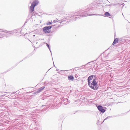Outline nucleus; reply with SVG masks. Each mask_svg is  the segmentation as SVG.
Returning <instances> with one entry per match:
<instances>
[{"instance_id":"obj_4","label":"nucleus","mask_w":130,"mask_h":130,"mask_svg":"<svg viewBox=\"0 0 130 130\" xmlns=\"http://www.w3.org/2000/svg\"><path fill=\"white\" fill-rule=\"evenodd\" d=\"M52 26H47L44 27L43 28V32L45 33H48L50 32V31L48 30L51 28Z\"/></svg>"},{"instance_id":"obj_21","label":"nucleus","mask_w":130,"mask_h":130,"mask_svg":"<svg viewBox=\"0 0 130 130\" xmlns=\"http://www.w3.org/2000/svg\"><path fill=\"white\" fill-rule=\"evenodd\" d=\"M35 35H33V37H35Z\"/></svg>"},{"instance_id":"obj_15","label":"nucleus","mask_w":130,"mask_h":130,"mask_svg":"<svg viewBox=\"0 0 130 130\" xmlns=\"http://www.w3.org/2000/svg\"><path fill=\"white\" fill-rule=\"evenodd\" d=\"M110 117H107L104 120V121H103V122L105 120H106L108 118H109Z\"/></svg>"},{"instance_id":"obj_19","label":"nucleus","mask_w":130,"mask_h":130,"mask_svg":"<svg viewBox=\"0 0 130 130\" xmlns=\"http://www.w3.org/2000/svg\"><path fill=\"white\" fill-rule=\"evenodd\" d=\"M49 50L50 52H51V50L50 49H50H49Z\"/></svg>"},{"instance_id":"obj_3","label":"nucleus","mask_w":130,"mask_h":130,"mask_svg":"<svg viewBox=\"0 0 130 130\" xmlns=\"http://www.w3.org/2000/svg\"><path fill=\"white\" fill-rule=\"evenodd\" d=\"M38 3L39 2L38 1H35L32 3L30 8V11L31 12H32L33 11L35 7Z\"/></svg>"},{"instance_id":"obj_22","label":"nucleus","mask_w":130,"mask_h":130,"mask_svg":"<svg viewBox=\"0 0 130 130\" xmlns=\"http://www.w3.org/2000/svg\"><path fill=\"white\" fill-rule=\"evenodd\" d=\"M1 98H0V99Z\"/></svg>"},{"instance_id":"obj_12","label":"nucleus","mask_w":130,"mask_h":130,"mask_svg":"<svg viewBox=\"0 0 130 130\" xmlns=\"http://www.w3.org/2000/svg\"><path fill=\"white\" fill-rule=\"evenodd\" d=\"M60 21L59 20H58V19H56V20H54L53 21V22L54 23H55L56 22H58V21Z\"/></svg>"},{"instance_id":"obj_11","label":"nucleus","mask_w":130,"mask_h":130,"mask_svg":"<svg viewBox=\"0 0 130 130\" xmlns=\"http://www.w3.org/2000/svg\"><path fill=\"white\" fill-rule=\"evenodd\" d=\"M104 15L105 16L107 17H108L111 16L110 13L108 12H106L105 13Z\"/></svg>"},{"instance_id":"obj_7","label":"nucleus","mask_w":130,"mask_h":130,"mask_svg":"<svg viewBox=\"0 0 130 130\" xmlns=\"http://www.w3.org/2000/svg\"><path fill=\"white\" fill-rule=\"evenodd\" d=\"M94 76V77H96L95 75H91L88 78V83L89 82H90V81L93 78V76Z\"/></svg>"},{"instance_id":"obj_18","label":"nucleus","mask_w":130,"mask_h":130,"mask_svg":"<svg viewBox=\"0 0 130 130\" xmlns=\"http://www.w3.org/2000/svg\"><path fill=\"white\" fill-rule=\"evenodd\" d=\"M49 50L50 52H51V50L50 49H50H49Z\"/></svg>"},{"instance_id":"obj_2","label":"nucleus","mask_w":130,"mask_h":130,"mask_svg":"<svg viewBox=\"0 0 130 130\" xmlns=\"http://www.w3.org/2000/svg\"><path fill=\"white\" fill-rule=\"evenodd\" d=\"M88 84L89 86L92 89L95 90H97L98 87L97 86V83L95 78L93 79L92 82H89Z\"/></svg>"},{"instance_id":"obj_10","label":"nucleus","mask_w":130,"mask_h":130,"mask_svg":"<svg viewBox=\"0 0 130 130\" xmlns=\"http://www.w3.org/2000/svg\"><path fill=\"white\" fill-rule=\"evenodd\" d=\"M68 79L69 80H73L74 79V77L73 76H69L68 77Z\"/></svg>"},{"instance_id":"obj_13","label":"nucleus","mask_w":130,"mask_h":130,"mask_svg":"<svg viewBox=\"0 0 130 130\" xmlns=\"http://www.w3.org/2000/svg\"><path fill=\"white\" fill-rule=\"evenodd\" d=\"M52 24V23H51V22H48V23H46V24L47 25H50V24Z\"/></svg>"},{"instance_id":"obj_1","label":"nucleus","mask_w":130,"mask_h":130,"mask_svg":"<svg viewBox=\"0 0 130 130\" xmlns=\"http://www.w3.org/2000/svg\"><path fill=\"white\" fill-rule=\"evenodd\" d=\"M89 10H90V9H87L86 10V11L85 12H83L82 13H80L79 15H77L75 14L73 15H71L70 16V17H68L67 18H66L67 19L66 20H72V19L74 20H76L78 19V18H79L80 17H83L89 15H95L94 14H88V13H87V12L88 11H89ZM97 15H102L98 14Z\"/></svg>"},{"instance_id":"obj_5","label":"nucleus","mask_w":130,"mask_h":130,"mask_svg":"<svg viewBox=\"0 0 130 130\" xmlns=\"http://www.w3.org/2000/svg\"><path fill=\"white\" fill-rule=\"evenodd\" d=\"M66 21L64 19H63L61 20V21L59 22L58 23V26H62L64 24H66L68 22L67 21L66 22H65Z\"/></svg>"},{"instance_id":"obj_20","label":"nucleus","mask_w":130,"mask_h":130,"mask_svg":"<svg viewBox=\"0 0 130 130\" xmlns=\"http://www.w3.org/2000/svg\"><path fill=\"white\" fill-rule=\"evenodd\" d=\"M121 5H123V6H124V3H123V4H121Z\"/></svg>"},{"instance_id":"obj_16","label":"nucleus","mask_w":130,"mask_h":130,"mask_svg":"<svg viewBox=\"0 0 130 130\" xmlns=\"http://www.w3.org/2000/svg\"><path fill=\"white\" fill-rule=\"evenodd\" d=\"M33 130H38V129L37 128H34Z\"/></svg>"},{"instance_id":"obj_8","label":"nucleus","mask_w":130,"mask_h":130,"mask_svg":"<svg viewBox=\"0 0 130 130\" xmlns=\"http://www.w3.org/2000/svg\"><path fill=\"white\" fill-rule=\"evenodd\" d=\"M45 88V87L44 86H43L42 87H41L40 88H39L37 90V92L38 93H39L41 92L42 91L43 89Z\"/></svg>"},{"instance_id":"obj_9","label":"nucleus","mask_w":130,"mask_h":130,"mask_svg":"<svg viewBox=\"0 0 130 130\" xmlns=\"http://www.w3.org/2000/svg\"><path fill=\"white\" fill-rule=\"evenodd\" d=\"M118 38H116L114 40V41L112 43V45H113L115 44L116 43H118Z\"/></svg>"},{"instance_id":"obj_14","label":"nucleus","mask_w":130,"mask_h":130,"mask_svg":"<svg viewBox=\"0 0 130 130\" xmlns=\"http://www.w3.org/2000/svg\"><path fill=\"white\" fill-rule=\"evenodd\" d=\"M46 45L48 47V49H50V46H49V45L48 44H47Z\"/></svg>"},{"instance_id":"obj_6","label":"nucleus","mask_w":130,"mask_h":130,"mask_svg":"<svg viewBox=\"0 0 130 130\" xmlns=\"http://www.w3.org/2000/svg\"><path fill=\"white\" fill-rule=\"evenodd\" d=\"M97 108L99 110L102 112L104 113L105 111V110L104 109H103V107L99 105L97 107Z\"/></svg>"},{"instance_id":"obj_17","label":"nucleus","mask_w":130,"mask_h":130,"mask_svg":"<svg viewBox=\"0 0 130 130\" xmlns=\"http://www.w3.org/2000/svg\"><path fill=\"white\" fill-rule=\"evenodd\" d=\"M5 95H1L0 96V97H2L3 96H4Z\"/></svg>"}]
</instances>
